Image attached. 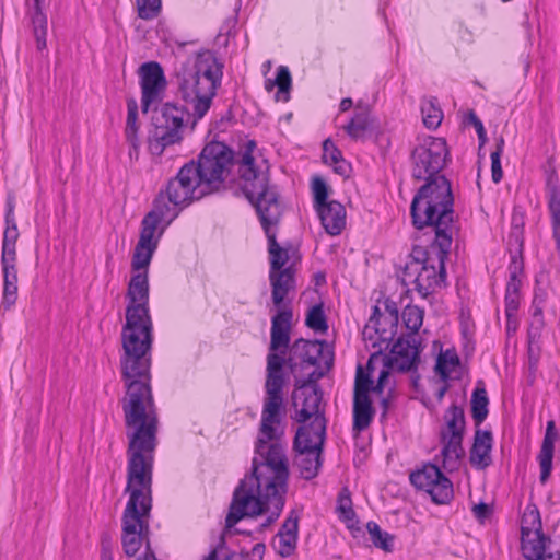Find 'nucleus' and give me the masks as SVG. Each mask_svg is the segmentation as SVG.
Wrapping results in <instances>:
<instances>
[{
  "label": "nucleus",
  "mask_w": 560,
  "mask_h": 560,
  "mask_svg": "<svg viewBox=\"0 0 560 560\" xmlns=\"http://www.w3.org/2000/svg\"><path fill=\"white\" fill-rule=\"evenodd\" d=\"M119 363L125 388L120 402L129 439L125 488L129 500L121 517L120 539L124 553L136 557L140 550V322L125 323Z\"/></svg>",
  "instance_id": "f257e3e1"
},
{
  "label": "nucleus",
  "mask_w": 560,
  "mask_h": 560,
  "mask_svg": "<svg viewBox=\"0 0 560 560\" xmlns=\"http://www.w3.org/2000/svg\"><path fill=\"white\" fill-rule=\"evenodd\" d=\"M253 459L252 474L246 476L233 493L225 528L231 529L244 517H255L265 512L270 515L265 525L275 522L283 506L288 490L289 463L282 438H265L259 431Z\"/></svg>",
  "instance_id": "f03ea898"
},
{
  "label": "nucleus",
  "mask_w": 560,
  "mask_h": 560,
  "mask_svg": "<svg viewBox=\"0 0 560 560\" xmlns=\"http://www.w3.org/2000/svg\"><path fill=\"white\" fill-rule=\"evenodd\" d=\"M290 308L278 311L271 318L270 343L266 358L265 398L261 410L259 431L265 438H283L285 405L283 388L287 384L284 366L293 372L299 363L317 364L320 352L317 341L298 339L290 346L291 322Z\"/></svg>",
  "instance_id": "7ed1b4c3"
},
{
  "label": "nucleus",
  "mask_w": 560,
  "mask_h": 560,
  "mask_svg": "<svg viewBox=\"0 0 560 560\" xmlns=\"http://www.w3.org/2000/svg\"><path fill=\"white\" fill-rule=\"evenodd\" d=\"M232 151L222 142L208 143L199 154L168 182L166 194L174 206H187L206 195L219 191L232 164Z\"/></svg>",
  "instance_id": "20e7f679"
},
{
  "label": "nucleus",
  "mask_w": 560,
  "mask_h": 560,
  "mask_svg": "<svg viewBox=\"0 0 560 560\" xmlns=\"http://www.w3.org/2000/svg\"><path fill=\"white\" fill-rule=\"evenodd\" d=\"M454 198L451 183L445 176L427 179L413 196L410 206L412 224L421 230L431 226L438 246H451L456 233Z\"/></svg>",
  "instance_id": "39448f33"
},
{
  "label": "nucleus",
  "mask_w": 560,
  "mask_h": 560,
  "mask_svg": "<svg viewBox=\"0 0 560 560\" xmlns=\"http://www.w3.org/2000/svg\"><path fill=\"white\" fill-rule=\"evenodd\" d=\"M221 78L215 58L209 54H198L194 61H187L176 74L178 91L192 116L201 119L209 110Z\"/></svg>",
  "instance_id": "423d86ee"
},
{
  "label": "nucleus",
  "mask_w": 560,
  "mask_h": 560,
  "mask_svg": "<svg viewBox=\"0 0 560 560\" xmlns=\"http://www.w3.org/2000/svg\"><path fill=\"white\" fill-rule=\"evenodd\" d=\"M177 215L163 198H158L153 209L142 220V360L149 363L147 353L151 348L152 324L148 314L144 298H148V271L147 268L151 261L152 255L158 247V243L164 232L166 225Z\"/></svg>",
  "instance_id": "0eeeda50"
},
{
  "label": "nucleus",
  "mask_w": 560,
  "mask_h": 560,
  "mask_svg": "<svg viewBox=\"0 0 560 560\" xmlns=\"http://www.w3.org/2000/svg\"><path fill=\"white\" fill-rule=\"evenodd\" d=\"M143 378H149V375L142 370ZM151 388L142 381V539L148 533L144 518L149 515L152 506L151 483L154 460L152 453L156 446L155 433L158 430V418L151 409Z\"/></svg>",
  "instance_id": "6e6552de"
},
{
  "label": "nucleus",
  "mask_w": 560,
  "mask_h": 560,
  "mask_svg": "<svg viewBox=\"0 0 560 560\" xmlns=\"http://www.w3.org/2000/svg\"><path fill=\"white\" fill-rule=\"evenodd\" d=\"M433 247H438V262L436 266L431 262V258L421 248L413 250L412 258L407 262L404 270V278L413 281L416 290L423 296H428L436 288L441 287L444 282L446 275L445 271V259L448 255L451 246H438L435 243Z\"/></svg>",
  "instance_id": "1a4fd4ad"
},
{
  "label": "nucleus",
  "mask_w": 560,
  "mask_h": 560,
  "mask_svg": "<svg viewBox=\"0 0 560 560\" xmlns=\"http://www.w3.org/2000/svg\"><path fill=\"white\" fill-rule=\"evenodd\" d=\"M323 422L315 421L313 432H307L306 427H300L296 431L293 448L295 451L294 463L300 469L301 476L310 480L317 476L322 466V452L325 442Z\"/></svg>",
  "instance_id": "9d476101"
},
{
  "label": "nucleus",
  "mask_w": 560,
  "mask_h": 560,
  "mask_svg": "<svg viewBox=\"0 0 560 560\" xmlns=\"http://www.w3.org/2000/svg\"><path fill=\"white\" fill-rule=\"evenodd\" d=\"M255 141L247 142L242 160L238 165L240 177L243 183V191L248 200L255 206L258 201H268L269 196L278 197L277 192L269 187L268 167L256 166L252 155L255 149Z\"/></svg>",
  "instance_id": "9b49d317"
},
{
  "label": "nucleus",
  "mask_w": 560,
  "mask_h": 560,
  "mask_svg": "<svg viewBox=\"0 0 560 560\" xmlns=\"http://www.w3.org/2000/svg\"><path fill=\"white\" fill-rule=\"evenodd\" d=\"M446 429L441 432L443 448L441 455L443 457L442 466L448 471L457 469L459 460L464 455L462 445L463 433L465 430V413L463 408L453 405L444 416Z\"/></svg>",
  "instance_id": "f8f14e48"
},
{
  "label": "nucleus",
  "mask_w": 560,
  "mask_h": 560,
  "mask_svg": "<svg viewBox=\"0 0 560 560\" xmlns=\"http://www.w3.org/2000/svg\"><path fill=\"white\" fill-rule=\"evenodd\" d=\"M262 229L268 238V253L270 257V271H282L289 261V253L281 247L276 240V232L272 230L280 221L282 210L278 197L269 196L268 201H258L255 205Z\"/></svg>",
  "instance_id": "ddd939ff"
},
{
  "label": "nucleus",
  "mask_w": 560,
  "mask_h": 560,
  "mask_svg": "<svg viewBox=\"0 0 560 560\" xmlns=\"http://www.w3.org/2000/svg\"><path fill=\"white\" fill-rule=\"evenodd\" d=\"M412 176L415 179H431L441 176L446 164L447 148L443 138H428L412 152Z\"/></svg>",
  "instance_id": "4468645a"
},
{
  "label": "nucleus",
  "mask_w": 560,
  "mask_h": 560,
  "mask_svg": "<svg viewBox=\"0 0 560 560\" xmlns=\"http://www.w3.org/2000/svg\"><path fill=\"white\" fill-rule=\"evenodd\" d=\"M410 482L428 492L433 502L445 504L453 498V485L436 465L428 464L422 469L410 474Z\"/></svg>",
  "instance_id": "2eb2a0df"
},
{
  "label": "nucleus",
  "mask_w": 560,
  "mask_h": 560,
  "mask_svg": "<svg viewBox=\"0 0 560 560\" xmlns=\"http://www.w3.org/2000/svg\"><path fill=\"white\" fill-rule=\"evenodd\" d=\"M312 381H303L296 382V387L300 390V394H293L294 405L296 406V399L300 396H303L302 408L298 412L296 421L301 423H306L308 420V424H304L306 427L307 432H313V425L315 421L319 420L323 422L324 433H326V420L324 413L320 411L319 406L322 401V392L316 384H311Z\"/></svg>",
  "instance_id": "dca6fc26"
},
{
  "label": "nucleus",
  "mask_w": 560,
  "mask_h": 560,
  "mask_svg": "<svg viewBox=\"0 0 560 560\" xmlns=\"http://www.w3.org/2000/svg\"><path fill=\"white\" fill-rule=\"evenodd\" d=\"M166 89V78L156 61L142 63V113H149L151 105L160 104Z\"/></svg>",
  "instance_id": "f3484780"
},
{
  "label": "nucleus",
  "mask_w": 560,
  "mask_h": 560,
  "mask_svg": "<svg viewBox=\"0 0 560 560\" xmlns=\"http://www.w3.org/2000/svg\"><path fill=\"white\" fill-rule=\"evenodd\" d=\"M151 124L155 128V139H161L165 143H172L178 128L183 124V118L179 115L177 107L170 104H154L151 105Z\"/></svg>",
  "instance_id": "a211bd4d"
},
{
  "label": "nucleus",
  "mask_w": 560,
  "mask_h": 560,
  "mask_svg": "<svg viewBox=\"0 0 560 560\" xmlns=\"http://www.w3.org/2000/svg\"><path fill=\"white\" fill-rule=\"evenodd\" d=\"M419 352L417 336L408 335L398 338L393 345L390 353L385 357L384 365L400 372L409 371L418 362Z\"/></svg>",
  "instance_id": "6ab92c4d"
},
{
  "label": "nucleus",
  "mask_w": 560,
  "mask_h": 560,
  "mask_svg": "<svg viewBox=\"0 0 560 560\" xmlns=\"http://www.w3.org/2000/svg\"><path fill=\"white\" fill-rule=\"evenodd\" d=\"M49 2L50 0H25L26 16L30 20L38 51H44L47 48L48 19L46 9L49 7Z\"/></svg>",
  "instance_id": "aec40b11"
},
{
  "label": "nucleus",
  "mask_w": 560,
  "mask_h": 560,
  "mask_svg": "<svg viewBox=\"0 0 560 560\" xmlns=\"http://www.w3.org/2000/svg\"><path fill=\"white\" fill-rule=\"evenodd\" d=\"M269 281L271 285V299L275 304L279 308V311L284 310L281 308L284 303L285 296L295 290V279L294 271L291 267L284 268L282 271L278 272H269Z\"/></svg>",
  "instance_id": "412c9836"
},
{
  "label": "nucleus",
  "mask_w": 560,
  "mask_h": 560,
  "mask_svg": "<svg viewBox=\"0 0 560 560\" xmlns=\"http://www.w3.org/2000/svg\"><path fill=\"white\" fill-rule=\"evenodd\" d=\"M317 213L322 225L329 235H339L345 229L346 209L340 202L331 200L327 206L317 210Z\"/></svg>",
  "instance_id": "4be33fe9"
},
{
  "label": "nucleus",
  "mask_w": 560,
  "mask_h": 560,
  "mask_svg": "<svg viewBox=\"0 0 560 560\" xmlns=\"http://www.w3.org/2000/svg\"><path fill=\"white\" fill-rule=\"evenodd\" d=\"M492 434L490 431L476 430L470 450V464L477 469H485L491 464Z\"/></svg>",
  "instance_id": "5701e85b"
},
{
  "label": "nucleus",
  "mask_w": 560,
  "mask_h": 560,
  "mask_svg": "<svg viewBox=\"0 0 560 560\" xmlns=\"http://www.w3.org/2000/svg\"><path fill=\"white\" fill-rule=\"evenodd\" d=\"M298 528L299 515L295 511H291L277 535L276 547L280 556L289 557L294 551L296 547Z\"/></svg>",
  "instance_id": "b1692460"
},
{
  "label": "nucleus",
  "mask_w": 560,
  "mask_h": 560,
  "mask_svg": "<svg viewBox=\"0 0 560 560\" xmlns=\"http://www.w3.org/2000/svg\"><path fill=\"white\" fill-rule=\"evenodd\" d=\"M555 429V422L549 421L547 423L545 438L538 454V462L540 467L539 480L541 483H545L549 479L552 469L553 447L557 438Z\"/></svg>",
  "instance_id": "393cba45"
},
{
  "label": "nucleus",
  "mask_w": 560,
  "mask_h": 560,
  "mask_svg": "<svg viewBox=\"0 0 560 560\" xmlns=\"http://www.w3.org/2000/svg\"><path fill=\"white\" fill-rule=\"evenodd\" d=\"M343 129L350 138L354 140L363 139L366 133L376 129L375 119L371 116L368 107L358 105V110Z\"/></svg>",
  "instance_id": "a878e982"
},
{
  "label": "nucleus",
  "mask_w": 560,
  "mask_h": 560,
  "mask_svg": "<svg viewBox=\"0 0 560 560\" xmlns=\"http://www.w3.org/2000/svg\"><path fill=\"white\" fill-rule=\"evenodd\" d=\"M138 103L133 96L127 98V120L125 137L130 145L129 156L131 160L139 159V139H138Z\"/></svg>",
  "instance_id": "bb28decb"
},
{
  "label": "nucleus",
  "mask_w": 560,
  "mask_h": 560,
  "mask_svg": "<svg viewBox=\"0 0 560 560\" xmlns=\"http://www.w3.org/2000/svg\"><path fill=\"white\" fill-rule=\"evenodd\" d=\"M375 410L369 396H353V430L361 432L368 429L374 418Z\"/></svg>",
  "instance_id": "cd10ccee"
},
{
  "label": "nucleus",
  "mask_w": 560,
  "mask_h": 560,
  "mask_svg": "<svg viewBox=\"0 0 560 560\" xmlns=\"http://www.w3.org/2000/svg\"><path fill=\"white\" fill-rule=\"evenodd\" d=\"M471 417L475 424L480 425L488 416L489 399L483 387H477L471 395Z\"/></svg>",
  "instance_id": "c85d7f7f"
},
{
  "label": "nucleus",
  "mask_w": 560,
  "mask_h": 560,
  "mask_svg": "<svg viewBox=\"0 0 560 560\" xmlns=\"http://www.w3.org/2000/svg\"><path fill=\"white\" fill-rule=\"evenodd\" d=\"M366 528L373 545L386 552L393 551L394 536L383 532L375 522H369Z\"/></svg>",
  "instance_id": "c756f323"
},
{
  "label": "nucleus",
  "mask_w": 560,
  "mask_h": 560,
  "mask_svg": "<svg viewBox=\"0 0 560 560\" xmlns=\"http://www.w3.org/2000/svg\"><path fill=\"white\" fill-rule=\"evenodd\" d=\"M422 120L429 129H435L441 125L443 113L433 100H427L421 105Z\"/></svg>",
  "instance_id": "7c9ffc66"
},
{
  "label": "nucleus",
  "mask_w": 560,
  "mask_h": 560,
  "mask_svg": "<svg viewBox=\"0 0 560 560\" xmlns=\"http://www.w3.org/2000/svg\"><path fill=\"white\" fill-rule=\"evenodd\" d=\"M459 364V358L455 351L446 350L440 353L435 364V371L445 381L450 373Z\"/></svg>",
  "instance_id": "2f4dec72"
},
{
  "label": "nucleus",
  "mask_w": 560,
  "mask_h": 560,
  "mask_svg": "<svg viewBox=\"0 0 560 560\" xmlns=\"http://www.w3.org/2000/svg\"><path fill=\"white\" fill-rule=\"evenodd\" d=\"M536 532H542L540 514L536 508H528L522 518L521 535L533 536Z\"/></svg>",
  "instance_id": "473e14b6"
},
{
  "label": "nucleus",
  "mask_w": 560,
  "mask_h": 560,
  "mask_svg": "<svg viewBox=\"0 0 560 560\" xmlns=\"http://www.w3.org/2000/svg\"><path fill=\"white\" fill-rule=\"evenodd\" d=\"M291 73L289 69L284 66H281L277 70V77L275 80V84L278 86V92L276 94L277 101L288 102L289 93L291 89Z\"/></svg>",
  "instance_id": "72a5a7b5"
},
{
  "label": "nucleus",
  "mask_w": 560,
  "mask_h": 560,
  "mask_svg": "<svg viewBox=\"0 0 560 560\" xmlns=\"http://www.w3.org/2000/svg\"><path fill=\"white\" fill-rule=\"evenodd\" d=\"M402 319L406 327L415 335L423 322V311L416 305H408L402 312Z\"/></svg>",
  "instance_id": "f704fd0d"
},
{
  "label": "nucleus",
  "mask_w": 560,
  "mask_h": 560,
  "mask_svg": "<svg viewBox=\"0 0 560 560\" xmlns=\"http://www.w3.org/2000/svg\"><path fill=\"white\" fill-rule=\"evenodd\" d=\"M305 324L308 328L324 332L328 329L326 317L323 306L320 304L314 305L307 313Z\"/></svg>",
  "instance_id": "c9c22d12"
},
{
  "label": "nucleus",
  "mask_w": 560,
  "mask_h": 560,
  "mask_svg": "<svg viewBox=\"0 0 560 560\" xmlns=\"http://www.w3.org/2000/svg\"><path fill=\"white\" fill-rule=\"evenodd\" d=\"M495 150L491 153V177H492V180L498 184L502 177H503V172H502V166H501V155H502V152H503V148H504V139L502 136H500L497 140H495Z\"/></svg>",
  "instance_id": "e433bc0d"
},
{
  "label": "nucleus",
  "mask_w": 560,
  "mask_h": 560,
  "mask_svg": "<svg viewBox=\"0 0 560 560\" xmlns=\"http://www.w3.org/2000/svg\"><path fill=\"white\" fill-rule=\"evenodd\" d=\"M312 189L314 195V207L317 211L329 203L327 200L328 187L322 177L315 176L312 180Z\"/></svg>",
  "instance_id": "4c0bfd02"
},
{
  "label": "nucleus",
  "mask_w": 560,
  "mask_h": 560,
  "mask_svg": "<svg viewBox=\"0 0 560 560\" xmlns=\"http://www.w3.org/2000/svg\"><path fill=\"white\" fill-rule=\"evenodd\" d=\"M337 510L340 513V517L348 522V526L350 528L353 527L352 522L354 521L355 513L352 509V501L347 489L339 494Z\"/></svg>",
  "instance_id": "58836bf2"
},
{
  "label": "nucleus",
  "mask_w": 560,
  "mask_h": 560,
  "mask_svg": "<svg viewBox=\"0 0 560 560\" xmlns=\"http://www.w3.org/2000/svg\"><path fill=\"white\" fill-rule=\"evenodd\" d=\"M523 271V264L521 260L513 258L510 265V280L506 284V293L520 294L521 279L520 275Z\"/></svg>",
  "instance_id": "ea45409f"
},
{
  "label": "nucleus",
  "mask_w": 560,
  "mask_h": 560,
  "mask_svg": "<svg viewBox=\"0 0 560 560\" xmlns=\"http://www.w3.org/2000/svg\"><path fill=\"white\" fill-rule=\"evenodd\" d=\"M372 380L369 374L364 373L363 368L358 365L354 381V395L353 396H369L372 388Z\"/></svg>",
  "instance_id": "a19ab883"
},
{
  "label": "nucleus",
  "mask_w": 560,
  "mask_h": 560,
  "mask_svg": "<svg viewBox=\"0 0 560 560\" xmlns=\"http://www.w3.org/2000/svg\"><path fill=\"white\" fill-rule=\"evenodd\" d=\"M323 160L327 164H331L332 162H338L340 158H342L341 152L334 144L330 139H326L323 143Z\"/></svg>",
  "instance_id": "79ce46f5"
},
{
  "label": "nucleus",
  "mask_w": 560,
  "mask_h": 560,
  "mask_svg": "<svg viewBox=\"0 0 560 560\" xmlns=\"http://www.w3.org/2000/svg\"><path fill=\"white\" fill-rule=\"evenodd\" d=\"M18 300V284L3 283L2 306L10 310Z\"/></svg>",
  "instance_id": "37998d69"
},
{
  "label": "nucleus",
  "mask_w": 560,
  "mask_h": 560,
  "mask_svg": "<svg viewBox=\"0 0 560 560\" xmlns=\"http://www.w3.org/2000/svg\"><path fill=\"white\" fill-rule=\"evenodd\" d=\"M16 259V245L2 244L1 266H15Z\"/></svg>",
  "instance_id": "c03bdc74"
},
{
  "label": "nucleus",
  "mask_w": 560,
  "mask_h": 560,
  "mask_svg": "<svg viewBox=\"0 0 560 560\" xmlns=\"http://www.w3.org/2000/svg\"><path fill=\"white\" fill-rule=\"evenodd\" d=\"M161 0H142V19H153L161 11Z\"/></svg>",
  "instance_id": "a18cd8bd"
},
{
  "label": "nucleus",
  "mask_w": 560,
  "mask_h": 560,
  "mask_svg": "<svg viewBox=\"0 0 560 560\" xmlns=\"http://www.w3.org/2000/svg\"><path fill=\"white\" fill-rule=\"evenodd\" d=\"M20 233L16 222H5L2 244L16 245Z\"/></svg>",
  "instance_id": "49530a36"
},
{
  "label": "nucleus",
  "mask_w": 560,
  "mask_h": 560,
  "mask_svg": "<svg viewBox=\"0 0 560 560\" xmlns=\"http://www.w3.org/2000/svg\"><path fill=\"white\" fill-rule=\"evenodd\" d=\"M520 294L506 293L505 292V314L511 322L516 311L518 310Z\"/></svg>",
  "instance_id": "de8ad7c7"
},
{
  "label": "nucleus",
  "mask_w": 560,
  "mask_h": 560,
  "mask_svg": "<svg viewBox=\"0 0 560 560\" xmlns=\"http://www.w3.org/2000/svg\"><path fill=\"white\" fill-rule=\"evenodd\" d=\"M3 283L18 284V268L15 266L2 267Z\"/></svg>",
  "instance_id": "09e8293b"
},
{
  "label": "nucleus",
  "mask_w": 560,
  "mask_h": 560,
  "mask_svg": "<svg viewBox=\"0 0 560 560\" xmlns=\"http://www.w3.org/2000/svg\"><path fill=\"white\" fill-rule=\"evenodd\" d=\"M472 511H474L475 516L478 520H483V518L488 517L491 513L490 506L485 502H480V503L476 504L472 508Z\"/></svg>",
  "instance_id": "8fccbe9b"
},
{
  "label": "nucleus",
  "mask_w": 560,
  "mask_h": 560,
  "mask_svg": "<svg viewBox=\"0 0 560 560\" xmlns=\"http://www.w3.org/2000/svg\"><path fill=\"white\" fill-rule=\"evenodd\" d=\"M330 165L334 166L335 173L347 177L350 173V165L342 159L338 160V162H332Z\"/></svg>",
  "instance_id": "3c124183"
},
{
  "label": "nucleus",
  "mask_w": 560,
  "mask_h": 560,
  "mask_svg": "<svg viewBox=\"0 0 560 560\" xmlns=\"http://www.w3.org/2000/svg\"><path fill=\"white\" fill-rule=\"evenodd\" d=\"M14 196L9 194L7 198V212H5V222H16L14 217Z\"/></svg>",
  "instance_id": "603ef678"
},
{
  "label": "nucleus",
  "mask_w": 560,
  "mask_h": 560,
  "mask_svg": "<svg viewBox=\"0 0 560 560\" xmlns=\"http://www.w3.org/2000/svg\"><path fill=\"white\" fill-rule=\"evenodd\" d=\"M549 209L551 212V220L560 218V200L555 195L550 198Z\"/></svg>",
  "instance_id": "864d4df0"
},
{
  "label": "nucleus",
  "mask_w": 560,
  "mask_h": 560,
  "mask_svg": "<svg viewBox=\"0 0 560 560\" xmlns=\"http://www.w3.org/2000/svg\"><path fill=\"white\" fill-rule=\"evenodd\" d=\"M467 121L476 128V132H480L483 128L481 120L477 117L474 110L468 112Z\"/></svg>",
  "instance_id": "5fc2aeb1"
},
{
  "label": "nucleus",
  "mask_w": 560,
  "mask_h": 560,
  "mask_svg": "<svg viewBox=\"0 0 560 560\" xmlns=\"http://www.w3.org/2000/svg\"><path fill=\"white\" fill-rule=\"evenodd\" d=\"M552 234L557 244V249L560 252V218L552 220Z\"/></svg>",
  "instance_id": "6e6d98bb"
},
{
  "label": "nucleus",
  "mask_w": 560,
  "mask_h": 560,
  "mask_svg": "<svg viewBox=\"0 0 560 560\" xmlns=\"http://www.w3.org/2000/svg\"><path fill=\"white\" fill-rule=\"evenodd\" d=\"M164 141L161 139H156L155 142L150 141L149 149L153 154H161L164 145H166Z\"/></svg>",
  "instance_id": "4d7b16f0"
},
{
  "label": "nucleus",
  "mask_w": 560,
  "mask_h": 560,
  "mask_svg": "<svg viewBox=\"0 0 560 560\" xmlns=\"http://www.w3.org/2000/svg\"><path fill=\"white\" fill-rule=\"evenodd\" d=\"M101 560H113L112 551L103 544V549L101 550Z\"/></svg>",
  "instance_id": "13d9d810"
},
{
  "label": "nucleus",
  "mask_w": 560,
  "mask_h": 560,
  "mask_svg": "<svg viewBox=\"0 0 560 560\" xmlns=\"http://www.w3.org/2000/svg\"><path fill=\"white\" fill-rule=\"evenodd\" d=\"M352 100L350 97H346L343 98L341 102H340V110L341 112H346L348 109H350V107L352 106Z\"/></svg>",
  "instance_id": "bf43d9fd"
},
{
  "label": "nucleus",
  "mask_w": 560,
  "mask_h": 560,
  "mask_svg": "<svg viewBox=\"0 0 560 560\" xmlns=\"http://www.w3.org/2000/svg\"><path fill=\"white\" fill-rule=\"evenodd\" d=\"M386 308L389 312L392 320L396 323L398 320V311H397V308L394 307V306H390L388 304L386 305Z\"/></svg>",
  "instance_id": "052dcab7"
},
{
  "label": "nucleus",
  "mask_w": 560,
  "mask_h": 560,
  "mask_svg": "<svg viewBox=\"0 0 560 560\" xmlns=\"http://www.w3.org/2000/svg\"><path fill=\"white\" fill-rule=\"evenodd\" d=\"M388 376H389V372H388V370H383V371L380 373V376H378L377 383H378V384H383V385H385V381L388 378Z\"/></svg>",
  "instance_id": "680f3d73"
},
{
  "label": "nucleus",
  "mask_w": 560,
  "mask_h": 560,
  "mask_svg": "<svg viewBox=\"0 0 560 560\" xmlns=\"http://www.w3.org/2000/svg\"><path fill=\"white\" fill-rule=\"evenodd\" d=\"M142 560H156L154 553L150 550L149 544L147 545V552H145L144 557L142 558Z\"/></svg>",
  "instance_id": "e2e57ef3"
},
{
  "label": "nucleus",
  "mask_w": 560,
  "mask_h": 560,
  "mask_svg": "<svg viewBox=\"0 0 560 560\" xmlns=\"http://www.w3.org/2000/svg\"><path fill=\"white\" fill-rule=\"evenodd\" d=\"M477 135H478L479 141H480V144L481 145L485 144V142L487 140L485 128H482V130L480 132H477Z\"/></svg>",
  "instance_id": "0e129e2a"
},
{
  "label": "nucleus",
  "mask_w": 560,
  "mask_h": 560,
  "mask_svg": "<svg viewBox=\"0 0 560 560\" xmlns=\"http://www.w3.org/2000/svg\"><path fill=\"white\" fill-rule=\"evenodd\" d=\"M384 386H385V385H383V384H378V383H376V385H375V386H373V385H372L371 390H373L374 393H378V394H381V393L383 392Z\"/></svg>",
  "instance_id": "69168bd1"
},
{
  "label": "nucleus",
  "mask_w": 560,
  "mask_h": 560,
  "mask_svg": "<svg viewBox=\"0 0 560 560\" xmlns=\"http://www.w3.org/2000/svg\"><path fill=\"white\" fill-rule=\"evenodd\" d=\"M104 540H105V546L110 549V537L108 535H104L103 538H102V545L104 544Z\"/></svg>",
  "instance_id": "338daca9"
},
{
  "label": "nucleus",
  "mask_w": 560,
  "mask_h": 560,
  "mask_svg": "<svg viewBox=\"0 0 560 560\" xmlns=\"http://www.w3.org/2000/svg\"><path fill=\"white\" fill-rule=\"evenodd\" d=\"M265 549V546L262 544H257L255 547H254V551L255 552H260Z\"/></svg>",
  "instance_id": "774afa93"
}]
</instances>
